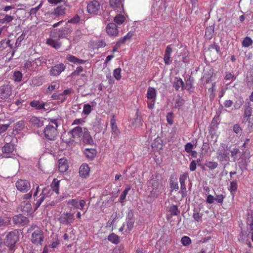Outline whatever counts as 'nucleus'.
<instances>
[{
  "label": "nucleus",
  "mask_w": 253,
  "mask_h": 253,
  "mask_svg": "<svg viewBox=\"0 0 253 253\" xmlns=\"http://www.w3.org/2000/svg\"><path fill=\"white\" fill-rule=\"evenodd\" d=\"M50 120L48 125L44 128L43 133L44 137L47 139L53 141L56 139L58 135V133L57 128L59 126V124L56 119H51Z\"/></svg>",
  "instance_id": "1"
},
{
  "label": "nucleus",
  "mask_w": 253,
  "mask_h": 253,
  "mask_svg": "<svg viewBox=\"0 0 253 253\" xmlns=\"http://www.w3.org/2000/svg\"><path fill=\"white\" fill-rule=\"evenodd\" d=\"M28 232L31 233V241L37 246H42L44 240V235L42 230L36 225H32L28 229Z\"/></svg>",
  "instance_id": "2"
},
{
  "label": "nucleus",
  "mask_w": 253,
  "mask_h": 253,
  "mask_svg": "<svg viewBox=\"0 0 253 253\" xmlns=\"http://www.w3.org/2000/svg\"><path fill=\"white\" fill-rule=\"evenodd\" d=\"M149 189L150 191V196L153 198L157 197L164 190L162 181L158 176L152 177L149 184Z\"/></svg>",
  "instance_id": "3"
},
{
  "label": "nucleus",
  "mask_w": 253,
  "mask_h": 253,
  "mask_svg": "<svg viewBox=\"0 0 253 253\" xmlns=\"http://www.w3.org/2000/svg\"><path fill=\"white\" fill-rule=\"evenodd\" d=\"M66 6H69V5L68 4L65 3L64 5H61L56 6L52 10L45 13V18L47 19H49L50 20H52L64 16L66 14L67 11V8H66Z\"/></svg>",
  "instance_id": "4"
},
{
  "label": "nucleus",
  "mask_w": 253,
  "mask_h": 253,
  "mask_svg": "<svg viewBox=\"0 0 253 253\" xmlns=\"http://www.w3.org/2000/svg\"><path fill=\"white\" fill-rule=\"evenodd\" d=\"M19 234L17 230L9 232L6 235L4 243L9 250L12 251L14 249L16 243L18 241Z\"/></svg>",
  "instance_id": "5"
},
{
  "label": "nucleus",
  "mask_w": 253,
  "mask_h": 253,
  "mask_svg": "<svg viewBox=\"0 0 253 253\" xmlns=\"http://www.w3.org/2000/svg\"><path fill=\"white\" fill-rule=\"evenodd\" d=\"M87 10L90 14L97 15L101 13L102 6L98 1L93 0L88 3Z\"/></svg>",
  "instance_id": "6"
},
{
  "label": "nucleus",
  "mask_w": 253,
  "mask_h": 253,
  "mask_svg": "<svg viewBox=\"0 0 253 253\" xmlns=\"http://www.w3.org/2000/svg\"><path fill=\"white\" fill-rule=\"evenodd\" d=\"M12 94V85L6 82L0 86V98L5 100Z\"/></svg>",
  "instance_id": "7"
},
{
  "label": "nucleus",
  "mask_w": 253,
  "mask_h": 253,
  "mask_svg": "<svg viewBox=\"0 0 253 253\" xmlns=\"http://www.w3.org/2000/svg\"><path fill=\"white\" fill-rule=\"evenodd\" d=\"M58 220L60 224L69 226L74 223L75 218L73 213L66 212L61 214Z\"/></svg>",
  "instance_id": "8"
},
{
  "label": "nucleus",
  "mask_w": 253,
  "mask_h": 253,
  "mask_svg": "<svg viewBox=\"0 0 253 253\" xmlns=\"http://www.w3.org/2000/svg\"><path fill=\"white\" fill-rule=\"evenodd\" d=\"M156 90L151 87H149L147 91L146 96L148 101H147L148 107L152 109L154 108L156 98Z\"/></svg>",
  "instance_id": "9"
},
{
  "label": "nucleus",
  "mask_w": 253,
  "mask_h": 253,
  "mask_svg": "<svg viewBox=\"0 0 253 253\" xmlns=\"http://www.w3.org/2000/svg\"><path fill=\"white\" fill-rule=\"evenodd\" d=\"M225 144H221L217 152V158L221 162H228L229 161V153L226 149Z\"/></svg>",
  "instance_id": "10"
},
{
  "label": "nucleus",
  "mask_w": 253,
  "mask_h": 253,
  "mask_svg": "<svg viewBox=\"0 0 253 253\" xmlns=\"http://www.w3.org/2000/svg\"><path fill=\"white\" fill-rule=\"evenodd\" d=\"M42 58H38L33 60L27 61L24 64V68L30 71H35L41 66L43 62Z\"/></svg>",
  "instance_id": "11"
},
{
  "label": "nucleus",
  "mask_w": 253,
  "mask_h": 253,
  "mask_svg": "<svg viewBox=\"0 0 253 253\" xmlns=\"http://www.w3.org/2000/svg\"><path fill=\"white\" fill-rule=\"evenodd\" d=\"M17 189L22 193H26L31 189V184L29 181L25 179H19L16 183Z\"/></svg>",
  "instance_id": "12"
},
{
  "label": "nucleus",
  "mask_w": 253,
  "mask_h": 253,
  "mask_svg": "<svg viewBox=\"0 0 253 253\" xmlns=\"http://www.w3.org/2000/svg\"><path fill=\"white\" fill-rule=\"evenodd\" d=\"M14 146L11 143H6L2 148V155L4 158H11L13 154Z\"/></svg>",
  "instance_id": "13"
},
{
  "label": "nucleus",
  "mask_w": 253,
  "mask_h": 253,
  "mask_svg": "<svg viewBox=\"0 0 253 253\" xmlns=\"http://www.w3.org/2000/svg\"><path fill=\"white\" fill-rule=\"evenodd\" d=\"M86 202L83 199H71L68 201L67 204L70 205L75 209H80L81 211L84 210V207L85 205Z\"/></svg>",
  "instance_id": "14"
},
{
  "label": "nucleus",
  "mask_w": 253,
  "mask_h": 253,
  "mask_svg": "<svg viewBox=\"0 0 253 253\" xmlns=\"http://www.w3.org/2000/svg\"><path fill=\"white\" fill-rule=\"evenodd\" d=\"M65 68L66 66L63 63L57 64L52 67L50 71V75L52 76H58L65 70Z\"/></svg>",
  "instance_id": "15"
},
{
  "label": "nucleus",
  "mask_w": 253,
  "mask_h": 253,
  "mask_svg": "<svg viewBox=\"0 0 253 253\" xmlns=\"http://www.w3.org/2000/svg\"><path fill=\"white\" fill-rule=\"evenodd\" d=\"M189 177V174L187 172H184L181 174L179 177V182L180 183V192L182 196L186 194V187L185 181Z\"/></svg>",
  "instance_id": "16"
},
{
  "label": "nucleus",
  "mask_w": 253,
  "mask_h": 253,
  "mask_svg": "<svg viewBox=\"0 0 253 253\" xmlns=\"http://www.w3.org/2000/svg\"><path fill=\"white\" fill-rule=\"evenodd\" d=\"M106 30L108 35L110 36L116 37L118 35V27L114 23L108 24L106 26Z\"/></svg>",
  "instance_id": "17"
},
{
  "label": "nucleus",
  "mask_w": 253,
  "mask_h": 253,
  "mask_svg": "<svg viewBox=\"0 0 253 253\" xmlns=\"http://www.w3.org/2000/svg\"><path fill=\"white\" fill-rule=\"evenodd\" d=\"M71 32V27L69 24H66L64 27H62L58 30L56 33H54L55 37L58 38H64Z\"/></svg>",
  "instance_id": "18"
},
{
  "label": "nucleus",
  "mask_w": 253,
  "mask_h": 253,
  "mask_svg": "<svg viewBox=\"0 0 253 253\" xmlns=\"http://www.w3.org/2000/svg\"><path fill=\"white\" fill-rule=\"evenodd\" d=\"M110 6L118 12L123 10V4L121 0H109Z\"/></svg>",
  "instance_id": "19"
},
{
  "label": "nucleus",
  "mask_w": 253,
  "mask_h": 253,
  "mask_svg": "<svg viewBox=\"0 0 253 253\" xmlns=\"http://www.w3.org/2000/svg\"><path fill=\"white\" fill-rule=\"evenodd\" d=\"M55 35L54 33L52 38L47 39L46 41V43L57 49L61 47V42H60L59 40L53 39V38H55L54 37Z\"/></svg>",
  "instance_id": "20"
},
{
  "label": "nucleus",
  "mask_w": 253,
  "mask_h": 253,
  "mask_svg": "<svg viewBox=\"0 0 253 253\" xmlns=\"http://www.w3.org/2000/svg\"><path fill=\"white\" fill-rule=\"evenodd\" d=\"M172 51V49L171 47V45H167L164 57V62L166 65H169L171 62L170 56Z\"/></svg>",
  "instance_id": "21"
},
{
  "label": "nucleus",
  "mask_w": 253,
  "mask_h": 253,
  "mask_svg": "<svg viewBox=\"0 0 253 253\" xmlns=\"http://www.w3.org/2000/svg\"><path fill=\"white\" fill-rule=\"evenodd\" d=\"M30 105L38 110H45L44 106L45 103L42 101L40 100H33L30 102Z\"/></svg>",
  "instance_id": "22"
},
{
  "label": "nucleus",
  "mask_w": 253,
  "mask_h": 253,
  "mask_svg": "<svg viewBox=\"0 0 253 253\" xmlns=\"http://www.w3.org/2000/svg\"><path fill=\"white\" fill-rule=\"evenodd\" d=\"M90 169L86 164H82L79 169V174L82 177H86L89 175Z\"/></svg>",
  "instance_id": "23"
},
{
  "label": "nucleus",
  "mask_w": 253,
  "mask_h": 253,
  "mask_svg": "<svg viewBox=\"0 0 253 253\" xmlns=\"http://www.w3.org/2000/svg\"><path fill=\"white\" fill-rule=\"evenodd\" d=\"M43 120L42 118L33 116L30 119V122L34 126L38 128L43 125Z\"/></svg>",
  "instance_id": "24"
},
{
  "label": "nucleus",
  "mask_w": 253,
  "mask_h": 253,
  "mask_svg": "<svg viewBox=\"0 0 253 253\" xmlns=\"http://www.w3.org/2000/svg\"><path fill=\"white\" fill-rule=\"evenodd\" d=\"M66 59L69 62L76 64H83L85 62V60L83 59H80L78 58L77 57L71 54L67 55Z\"/></svg>",
  "instance_id": "25"
},
{
  "label": "nucleus",
  "mask_w": 253,
  "mask_h": 253,
  "mask_svg": "<svg viewBox=\"0 0 253 253\" xmlns=\"http://www.w3.org/2000/svg\"><path fill=\"white\" fill-rule=\"evenodd\" d=\"M24 38V37L23 36V35H21L20 36H19L16 41V42L13 45V44L10 43V41L7 40L6 44L7 45H8L11 49L14 50L16 48H17L21 44V42L23 40Z\"/></svg>",
  "instance_id": "26"
},
{
  "label": "nucleus",
  "mask_w": 253,
  "mask_h": 253,
  "mask_svg": "<svg viewBox=\"0 0 253 253\" xmlns=\"http://www.w3.org/2000/svg\"><path fill=\"white\" fill-rule=\"evenodd\" d=\"M58 169L60 172H65L68 169L67 160L65 159H60L58 161Z\"/></svg>",
  "instance_id": "27"
},
{
  "label": "nucleus",
  "mask_w": 253,
  "mask_h": 253,
  "mask_svg": "<svg viewBox=\"0 0 253 253\" xmlns=\"http://www.w3.org/2000/svg\"><path fill=\"white\" fill-rule=\"evenodd\" d=\"M96 105V103L92 101L90 104H85L83 107V113L85 115H89L92 111V108L94 107Z\"/></svg>",
  "instance_id": "28"
},
{
  "label": "nucleus",
  "mask_w": 253,
  "mask_h": 253,
  "mask_svg": "<svg viewBox=\"0 0 253 253\" xmlns=\"http://www.w3.org/2000/svg\"><path fill=\"white\" fill-rule=\"evenodd\" d=\"M83 141L84 143L91 144L93 143V139L90 136L89 132L86 128H84V132L83 133Z\"/></svg>",
  "instance_id": "29"
},
{
  "label": "nucleus",
  "mask_w": 253,
  "mask_h": 253,
  "mask_svg": "<svg viewBox=\"0 0 253 253\" xmlns=\"http://www.w3.org/2000/svg\"><path fill=\"white\" fill-rule=\"evenodd\" d=\"M83 132L82 128L78 126L74 128L71 130V133L73 137L76 138L80 137L83 135Z\"/></svg>",
  "instance_id": "30"
},
{
  "label": "nucleus",
  "mask_w": 253,
  "mask_h": 253,
  "mask_svg": "<svg viewBox=\"0 0 253 253\" xmlns=\"http://www.w3.org/2000/svg\"><path fill=\"white\" fill-rule=\"evenodd\" d=\"M134 218L132 213H129L126 219V226L128 231H130L133 227Z\"/></svg>",
  "instance_id": "31"
},
{
  "label": "nucleus",
  "mask_w": 253,
  "mask_h": 253,
  "mask_svg": "<svg viewBox=\"0 0 253 253\" xmlns=\"http://www.w3.org/2000/svg\"><path fill=\"white\" fill-rule=\"evenodd\" d=\"M184 83L181 78L175 77L173 81V87L177 90L180 88L183 89Z\"/></svg>",
  "instance_id": "32"
},
{
  "label": "nucleus",
  "mask_w": 253,
  "mask_h": 253,
  "mask_svg": "<svg viewBox=\"0 0 253 253\" xmlns=\"http://www.w3.org/2000/svg\"><path fill=\"white\" fill-rule=\"evenodd\" d=\"M169 185L171 192L173 191H177L179 189V186L176 178L174 179V178L172 176L170 178Z\"/></svg>",
  "instance_id": "33"
},
{
  "label": "nucleus",
  "mask_w": 253,
  "mask_h": 253,
  "mask_svg": "<svg viewBox=\"0 0 253 253\" xmlns=\"http://www.w3.org/2000/svg\"><path fill=\"white\" fill-rule=\"evenodd\" d=\"M60 180L57 178L53 179L52 183L50 184V187L53 191H54L57 194H59Z\"/></svg>",
  "instance_id": "34"
},
{
  "label": "nucleus",
  "mask_w": 253,
  "mask_h": 253,
  "mask_svg": "<svg viewBox=\"0 0 253 253\" xmlns=\"http://www.w3.org/2000/svg\"><path fill=\"white\" fill-rule=\"evenodd\" d=\"M252 108L249 106H247L245 107V112H244V115L245 118H246L247 121H249V123H250L251 122V117L252 116ZM252 122H253V117L252 119Z\"/></svg>",
  "instance_id": "35"
},
{
  "label": "nucleus",
  "mask_w": 253,
  "mask_h": 253,
  "mask_svg": "<svg viewBox=\"0 0 253 253\" xmlns=\"http://www.w3.org/2000/svg\"><path fill=\"white\" fill-rule=\"evenodd\" d=\"M237 181L236 180H233L230 182V185L228 189L230 191L231 194L234 197V194L237 189Z\"/></svg>",
  "instance_id": "36"
},
{
  "label": "nucleus",
  "mask_w": 253,
  "mask_h": 253,
  "mask_svg": "<svg viewBox=\"0 0 253 253\" xmlns=\"http://www.w3.org/2000/svg\"><path fill=\"white\" fill-rule=\"evenodd\" d=\"M240 151L238 148H234L231 151V156L234 162L239 159Z\"/></svg>",
  "instance_id": "37"
},
{
  "label": "nucleus",
  "mask_w": 253,
  "mask_h": 253,
  "mask_svg": "<svg viewBox=\"0 0 253 253\" xmlns=\"http://www.w3.org/2000/svg\"><path fill=\"white\" fill-rule=\"evenodd\" d=\"M84 154L90 160H92L96 155V150L94 149H85Z\"/></svg>",
  "instance_id": "38"
},
{
  "label": "nucleus",
  "mask_w": 253,
  "mask_h": 253,
  "mask_svg": "<svg viewBox=\"0 0 253 253\" xmlns=\"http://www.w3.org/2000/svg\"><path fill=\"white\" fill-rule=\"evenodd\" d=\"M108 240L114 244H117L120 241L119 237L114 233L108 236Z\"/></svg>",
  "instance_id": "39"
},
{
  "label": "nucleus",
  "mask_w": 253,
  "mask_h": 253,
  "mask_svg": "<svg viewBox=\"0 0 253 253\" xmlns=\"http://www.w3.org/2000/svg\"><path fill=\"white\" fill-rule=\"evenodd\" d=\"M13 19V16L6 14L3 18L0 19V23L6 24L11 22Z\"/></svg>",
  "instance_id": "40"
},
{
  "label": "nucleus",
  "mask_w": 253,
  "mask_h": 253,
  "mask_svg": "<svg viewBox=\"0 0 253 253\" xmlns=\"http://www.w3.org/2000/svg\"><path fill=\"white\" fill-rule=\"evenodd\" d=\"M111 125L112 132L115 134H118L119 133V130L116 125V121L115 117L114 116L111 119Z\"/></svg>",
  "instance_id": "41"
},
{
  "label": "nucleus",
  "mask_w": 253,
  "mask_h": 253,
  "mask_svg": "<svg viewBox=\"0 0 253 253\" xmlns=\"http://www.w3.org/2000/svg\"><path fill=\"white\" fill-rule=\"evenodd\" d=\"M202 214L200 213L198 209H195L193 214V217L196 221L199 222L202 220Z\"/></svg>",
  "instance_id": "42"
},
{
  "label": "nucleus",
  "mask_w": 253,
  "mask_h": 253,
  "mask_svg": "<svg viewBox=\"0 0 253 253\" xmlns=\"http://www.w3.org/2000/svg\"><path fill=\"white\" fill-rule=\"evenodd\" d=\"M21 208L23 211L28 212L31 209V205L29 201H23L21 203Z\"/></svg>",
  "instance_id": "43"
},
{
  "label": "nucleus",
  "mask_w": 253,
  "mask_h": 253,
  "mask_svg": "<svg viewBox=\"0 0 253 253\" xmlns=\"http://www.w3.org/2000/svg\"><path fill=\"white\" fill-rule=\"evenodd\" d=\"M114 20L118 25H121L125 21V17L122 14H118L115 17H114Z\"/></svg>",
  "instance_id": "44"
},
{
  "label": "nucleus",
  "mask_w": 253,
  "mask_h": 253,
  "mask_svg": "<svg viewBox=\"0 0 253 253\" xmlns=\"http://www.w3.org/2000/svg\"><path fill=\"white\" fill-rule=\"evenodd\" d=\"M253 40L251 38L246 37L244 39L242 42V46L245 47H248L253 44Z\"/></svg>",
  "instance_id": "45"
},
{
  "label": "nucleus",
  "mask_w": 253,
  "mask_h": 253,
  "mask_svg": "<svg viewBox=\"0 0 253 253\" xmlns=\"http://www.w3.org/2000/svg\"><path fill=\"white\" fill-rule=\"evenodd\" d=\"M22 76V74L20 71H15L13 73V79L15 82H19L21 81Z\"/></svg>",
  "instance_id": "46"
},
{
  "label": "nucleus",
  "mask_w": 253,
  "mask_h": 253,
  "mask_svg": "<svg viewBox=\"0 0 253 253\" xmlns=\"http://www.w3.org/2000/svg\"><path fill=\"white\" fill-rule=\"evenodd\" d=\"M130 189V187H127L125 188V189L124 190V191L121 194L120 197V202L121 203H123L124 201V200L126 199V195L128 194V191Z\"/></svg>",
  "instance_id": "47"
},
{
  "label": "nucleus",
  "mask_w": 253,
  "mask_h": 253,
  "mask_svg": "<svg viewBox=\"0 0 253 253\" xmlns=\"http://www.w3.org/2000/svg\"><path fill=\"white\" fill-rule=\"evenodd\" d=\"M113 76L117 80H120L121 78V69L120 68L115 69L113 71Z\"/></svg>",
  "instance_id": "48"
},
{
  "label": "nucleus",
  "mask_w": 253,
  "mask_h": 253,
  "mask_svg": "<svg viewBox=\"0 0 253 253\" xmlns=\"http://www.w3.org/2000/svg\"><path fill=\"white\" fill-rule=\"evenodd\" d=\"M169 211L170 212L171 214L173 215H177L180 212V211H179L178 207L175 205L171 206L169 208Z\"/></svg>",
  "instance_id": "49"
},
{
  "label": "nucleus",
  "mask_w": 253,
  "mask_h": 253,
  "mask_svg": "<svg viewBox=\"0 0 253 253\" xmlns=\"http://www.w3.org/2000/svg\"><path fill=\"white\" fill-rule=\"evenodd\" d=\"M181 242L184 246H187L191 243V239L188 236H184L181 239Z\"/></svg>",
  "instance_id": "50"
},
{
  "label": "nucleus",
  "mask_w": 253,
  "mask_h": 253,
  "mask_svg": "<svg viewBox=\"0 0 253 253\" xmlns=\"http://www.w3.org/2000/svg\"><path fill=\"white\" fill-rule=\"evenodd\" d=\"M42 82L40 78L35 77L32 80L31 84L34 86H40L42 84Z\"/></svg>",
  "instance_id": "51"
},
{
  "label": "nucleus",
  "mask_w": 253,
  "mask_h": 253,
  "mask_svg": "<svg viewBox=\"0 0 253 253\" xmlns=\"http://www.w3.org/2000/svg\"><path fill=\"white\" fill-rule=\"evenodd\" d=\"M205 166L211 169H214L217 167V163L214 162H207L205 163Z\"/></svg>",
  "instance_id": "52"
},
{
  "label": "nucleus",
  "mask_w": 253,
  "mask_h": 253,
  "mask_svg": "<svg viewBox=\"0 0 253 253\" xmlns=\"http://www.w3.org/2000/svg\"><path fill=\"white\" fill-rule=\"evenodd\" d=\"M24 127V125L22 122H19L16 123V124L15 125L14 128H13V131H16V132H18L19 131L21 130Z\"/></svg>",
  "instance_id": "53"
},
{
  "label": "nucleus",
  "mask_w": 253,
  "mask_h": 253,
  "mask_svg": "<svg viewBox=\"0 0 253 253\" xmlns=\"http://www.w3.org/2000/svg\"><path fill=\"white\" fill-rule=\"evenodd\" d=\"M247 84L250 87L253 86V72L247 76Z\"/></svg>",
  "instance_id": "54"
},
{
  "label": "nucleus",
  "mask_w": 253,
  "mask_h": 253,
  "mask_svg": "<svg viewBox=\"0 0 253 253\" xmlns=\"http://www.w3.org/2000/svg\"><path fill=\"white\" fill-rule=\"evenodd\" d=\"M132 37V34L130 33H127L123 38H121L117 43V44H122L124 43L126 40L130 39Z\"/></svg>",
  "instance_id": "55"
},
{
  "label": "nucleus",
  "mask_w": 253,
  "mask_h": 253,
  "mask_svg": "<svg viewBox=\"0 0 253 253\" xmlns=\"http://www.w3.org/2000/svg\"><path fill=\"white\" fill-rule=\"evenodd\" d=\"M49 192V190L47 189H43L42 191V194H41V197L38 200L41 203H42L44 199H45V196L47 193Z\"/></svg>",
  "instance_id": "56"
},
{
  "label": "nucleus",
  "mask_w": 253,
  "mask_h": 253,
  "mask_svg": "<svg viewBox=\"0 0 253 253\" xmlns=\"http://www.w3.org/2000/svg\"><path fill=\"white\" fill-rule=\"evenodd\" d=\"M49 192V190L47 189H43L42 191V194H41V197L38 200L41 203H42L44 199H45V196L47 193Z\"/></svg>",
  "instance_id": "57"
},
{
  "label": "nucleus",
  "mask_w": 253,
  "mask_h": 253,
  "mask_svg": "<svg viewBox=\"0 0 253 253\" xmlns=\"http://www.w3.org/2000/svg\"><path fill=\"white\" fill-rule=\"evenodd\" d=\"M80 19V17L78 15H76L73 18L69 20L67 23L68 24L70 23L76 24L79 22Z\"/></svg>",
  "instance_id": "58"
},
{
  "label": "nucleus",
  "mask_w": 253,
  "mask_h": 253,
  "mask_svg": "<svg viewBox=\"0 0 253 253\" xmlns=\"http://www.w3.org/2000/svg\"><path fill=\"white\" fill-rule=\"evenodd\" d=\"M10 10V14H14L16 13V10L14 7L12 5L6 6L3 8V11L8 12Z\"/></svg>",
  "instance_id": "59"
},
{
  "label": "nucleus",
  "mask_w": 253,
  "mask_h": 253,
  "mask_svg": "<svg viewBox=\"0 0 253 253\" xmlns=\"http://www.w3.org/2000/svg\"><path fill=\"white\" fill-rule=\"evenodd\" d=\"M59 85L58 84H57V83H55V82H53V83H52L51 85L48 86L47 89L49 91H52L55 89H58L59 88Z\"/></svg>",
  "instance_id": "60"
},
{
  "label": "nucleus",
  "mask_w": 253,
  "mask_h": 253,
  "mask_svg": "<svg viewBox=\"0 0 253 253\" xmlns=\"http://www.w3.org/2000/svg\"><path fill=\"white\" fill-rule=\"evenodd\" d=\"M193 148V145L191 143H187L185 145V150L188 153H190L192 151V149Z\"/></svg>",
  "instance_id": "61"
},
{
  "label": "nucleus",
  "mask_w": 253,
  "mask_h": 253,
  "mask_svg": "<svg viewBox=\"0 0 253 253\" xmlns=\"http://www.w3.org/2000/svg\"><path fill=\"white\" fill-rule=\"evenodd\" d=\"M224 196L222 194L216 195L215 198V201L218 203H222Z\"/></svg>",
  "instance_id": "62"
},
{
  "label": "nucleus",
  "mask_w": 253,
  "mask_h": 253,
  "mask_svg": "<svg viewBox=\"0 0 253 253\" xmlns=\"http://www.w3.org/2000/svg\"><path fill=\"white\" fill-rule=\"evenodd\" d=\"M9 125H0V135L3 134L8 128Z\"/></svg>",
  "instance_id": "63"
},
{
  "label": "nucleus",
  "mask_w": 253,
  "mask_h": 253,
  "mask_svg": "<svg viewBox=\"0 0 253 253\" xmlns=\"http://www.w3.org/2000/svg\"><path fill=\"white\" fill-rule=\"evenodd\" d=\"M183 104V100L182 99L179 98L176 100L174 107L176 108H179Z\"/></svg>",
  "instance_id": "64"
}]
</instances>
